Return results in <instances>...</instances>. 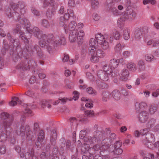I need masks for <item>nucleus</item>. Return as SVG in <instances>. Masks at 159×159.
Returning a JSON list of instances; mask_svg holds the SVG:
<instances>
[{
    "instance_id": "nucleus-1",
    "label": "nucleus",
    "mask_w": 159,
    "mask_h": 159,
    "mask_svg": "<svg viewBox=\"0 0 159 159\" xmlns=\"http://www.w3.org/2000/svg\"><path fill=\"white\" fill-rule=\"evenodd\" d=\"M120 62L119 59L113 58L110 61L109 66L103 67L104 71L100 70L98 73V77L104 81L109 79L110 76L114 77L117 74L118 70L116 69L117 67Z\"/></svg>"
},
{
    "instance_id": "nucleus-2",
    "label": "nucleus",
    "mask_w": 159,
    "mask_h": 159,
    "mask_svg": "<svg viewBox=\"0 0 159 159\" xmlns=\"http://www.w3.org/2000/svg\"><path fill=\"white\" fill-rule=\"evenodd\" d=\"M99 45L104 49L106 50L109 48V43L104 36L99 34H96L95 38H91L89 41L90 49H96L98 47Z\"/></svg>"
},
{
    "instance_id": "nucleus-3",
    "label": "nucleus",
    "mask_w": 159,
    "mask_h": 159,
    "mask_svg": "<svg viewBox=\"0 0 159 159\" xmlns=\"http://www.w3.org/2000/svg\"><path fill=\"white\" fill-rule=\"evenodd\" d=\"M149 131L148 129H145L140 130V134L142 135L143 142L150 149H153L154 147L159 148V141L156 142L154 144L150 142V141H152V139L153 140V135L148 133Z\"/></svg>"
},
{
    "instance_id": "nucleus-4",
    "label": "nucleus",
    "mask_w": 159,
    "mask_h": 159,
    "mask_svg": "<svg viewBox=\"0 0 159 159\" xmlns=\"http://www.w3.org/2000/svg\"><path fill=\"white\" fill-rule=\"evenodd\" d=\"M91 55L90 61L93 63H97L99 61L100 59L104 58L106 56L105 52L100 49L97 50L93 49L89 50Z\"/></svg>"
},
{
    "instance_id": "nucleus-5",
    "label": "nucleus",
    "mask_w": 159,
    "mask_h": 159,
    "mask_svg": "<svg viewBox=\"0 0 159 159\" xmlns=\"http://www.w3.org/2000/svg\"><path fill=\"white\" fill-rule=\"evenodd\" d=\"M48 43H51L54 46H57L61 44L64 45L66 43L65 39L64 37L60 39L58 37H53L52 35L51 36V39L47 41Z\"/></svg>"
},
{
    "instance_id": "nucleus-6",
    "label": "nucleus",
    "mask_w": 159,
    "mask_h": 159,
    "mask_svg": "<svg viewBox=\"0 0 159 159\" xmlns=\"http://www.w3.org/2000/svg\"><path fill=\"white\" fill-rule=\"evenodd\" d=\"M111 0H107L105 5L107 6L109 10L115 16H118L120 15L121 12L117 10L115 7L114 2H111Z\"/></svg>"
},
{
    "instance_id": "nucleus-7",
    "label": "nucleus",
    "mask_w": 159,
    "mask_h": 159,
    "mask_svg": "<svg viewBox=\"0 0 159 159\" xmlns=\"http://www.w3.org/2000/svg\"><path fill=\"white\" fill-rule=\"evenodd\" d=\"M19 20L20 22H21L20 23V25H22V27H23L24 28H26L27 31L30 34H32L33 32V34H34V35H37V34L38 33V29L37 28L35 27L34 28L32 31L29 30V23L28 20L25 19L24 20L20 19Z\"/></svg>"
},
{
    "instance_id": "nucleus-8",
    "label": "nucleus",
    "mask_w": 159,
    "mask_h": 159,
    "mask_svg": "<svg viewBox=\"0 0 159 159\" xmlns=\"http://www.w3.org/2000/svg\"><path fill=\"white\" fill-rule=\"evenodd\" d=\"M64 30L66 34L69 33L70 32L78 31L76 28V23L74 21H71L68 25H65Z\"/></svg>"
},
{
    "instance_id": "nucleus-9",
    "label": "nucleus",
    "mask_w": 159,
    "mask_h": 159,
    "mask_svg": "<svg viewBox=\"0 0 159 159\" xmlns=\"http://www.w3.org/2000/svg\"><path fill=\"white\" fill-rule=\"evenodd\" d=\"M148 118V114L146 111H143L140 113L139 116V120L141 123H144Z\"/></svg>"
},
{
    "instance_id": "nucleus-10",
    "label": "nucleus",
    "mask_w": 159,
    "mask_h": 159,
    "mask_svg": "<svg viewBox=\"0 0 159 159\" xmlns=\"http://www.w3.org/2000/svg\"><path fill=\"white\" fill-rule=\"evenodd\" d=\"M135 16V13L132 10L124 12L123 15V17L125 20H131L133 18H134Z\"/></svg>"
},
{
    "instance_id": "nucleus-11",
    "label": "nucleus",
    "mask_w": 159,
    "mask_h": 159,
    "mask_svg": "<svg viewBox=\"0 0 159 159\" xmlns=\"http://www.w3.org/2000/svg\"><path fill=\"white\" fill-rule=\"evenodd\" d=\"M20 130V131L17 132L18 135H21V136L23 137V138L25 137H25L27 138L28 137L30 132L29 126H27V129L25 128V129L24 127H21Z\"/></svg>"
},
{
    "instance_id": "nucleus-12",
    "label": "nucleus",
    "mask_w": 159,
    "mask_h": 159,
    "mask_svg": "<svg viewBox=\"0 0 159 159\" xmlns=\"http://www.w3.org/2000/svg\"><path fill=\"white\" fill-rule=\"evenodd\" d=\"M120 75L121 80L126 81L128 80L129 76V72L127 69H124L121 71Z\"/></svg>"
},
{
    "instance_id": "nucleus-13",
    "label": "nucleus",
    "mask_w": 159,
    "mask_h": 159,
    "mask_svg": "<svg viewBox=\"0 0 159 159\" xmlns=\"http://www.w3.org/2000/svg\"><path fill=\"white\" fill-rule=\"evenodd\" d=\"M67 34H69V39L71 43L75 42L78 40V31H74L70 32V33Z\"/></svg>"
},
{
    "instance_id": "nucleus-14",
    "label": "nucleus",
    "mask_w": 159,
    "mask_h": 159,
    "mask_svg": "<svg viewBox=\"0 0 159 159\" xmlns=\"http://www.w3.org/2000/svg\"><path fill=\"white\" fill-rule=\"evenodd\" d=\"M148 105L145 102H141L140 103L136 102L135 104V107L136 110L145 111L148 108Z\"/></svg>"
},
{
    "instance_id": "nucleus-15",
    "label": "nucleus",
    "mask_w": 159,
    "mask_h": 159,
    "mask_svg": "<svg viewBox=\"0 0 159 159\" xmlns=\"http://www.w3.org/2000/svg\"><path fill=\"white\" fill-rule=\"evenodd\" d=\"M110 40L112 41L113 39H115L116 40H119L120 38V35L119 32L116 30H114L113 31L112 34L109 36Z\"/></svg>"
},
{
    "instance_id": "nucleus-16",
    "label": "nucleus",
    "mask_w": 159,
    "mask_h": 159,
    "mask_svg": "<svg viewBox=\"0 0 159 159\" xmlns=\"http://www.w3.org/2000/svg\"><path fill=\"white\" fill-rule=\"evenodd\" d=\"M69 10H68L67 11V13H66L64 15V17H61V22H60V25H63V22H62V24L61 23V22H65L69 18V16H71V14H72L73 13V11H71V12L70 13H69Z\"/></svg>"
},
{
    "instance_id": "nucleus-17",
    "label": "nucleus",
    "mask_w": 159,
    "mask_h": 159,
    "mask_svg": "<svg viewBox=\"0 0 159 159\" xmlns=\"http://www.w3.org/2000/svg\"><path fill=\"white\" fill-rule=\"evenodd\" d=\"M130 29L128 28H125L123 33V36L124 39L125 40L129 39L130 38Z\"/></svg>"
},
{
    "instance_id": "nucleus-18",
    "label": "nucleus",
    "mask_w": 159,
    "mask_h": 159,
    "mask_svg": "<svg viewBox=\"0 0 159 159\" xmlns=\"http://www.w3.org/2000/svg\"><path fill=\"white\" fill-rule=\"evenodd\" d=\"M81 100L82 101H85L86 102L85 106L86 107L91 108L93 106L92 101L90 99H87L85 97H82L81 98Z\"/></svg>"
},
{
    "instance_id": "nucleus-19",
    "label": "nucleus",
    "mask_w": 159,
    "mask_h": 159,
    "mask_svg": "<svg viewBox=\"0 0 159 159\" xmlns=\"http://www.w3.org/2000/svg\"><path fill=\"white\" fill-rule=\"evenodd\" d=\"M20 28L19 27V26H18V27H17L16 29L14 31L15 33H19L20 36L22 35L21 37V39L25 43H28L29 41L27 39H26L25 37H23V34H24L23 32H22L20 31Z\"/></svg>"
},
{
    "instance_id": "nucleus-20",
    "label": "nucleus",
    "mask_w": 159,
    "mask_h": 159,
    "mask_svg": "<svg viewBox=\"0 0 159 159\" xmlns=\"http://www.w3.org/2000/svg\"><path fill=\"white\" fill-rule=\"evenodd\" d=\"M127 68L131 71H135L137 70L136 65L132 62H129L126 64Z\"/></svg>"
},
{
    "instance_id": "nucleus-21",
    "label": "nucleus",
    "mask_w": 159,
    "mask_h": 159,
    "mask_svg": "<svg viewBox=\"0 0 159 159\" xmlns=\"http://www.w3.org/2000/svg\"><path fill=\"white\" fill-rule=\"evenodd\" d=\"M85 36V34L84 31L83 30H80L78 31V40L79 44L80 43V42H81L83 39V38Z\"/></svg>"
},
{
    "instance_id": "nucleus-22",
    "label": "nucleus",
    "mask_w": 159,
    "mask_h": 159,
    "mask_svg": "<svg viewBox=\"0 0 159 159\" xmlns=\"http://www.w3.org/2000/svg\"><path fill=\"white\" fill-rule=\"evenodd\" d=\"M112 97L116 100H119L121 97L120 92L117 90H114L111 93Z\"/></svg>"
},
{
    "instance_id": "nucleus-23",
    "label": "nucleus",
    "mask_w": 159,
    "mask_h": 159,
    "mask_svg": "<svg viewBox=\"0 0 159 159\" xmlns=\"http://www.w3.org/2000/svg\"><path fill=\"white\" fill-rule=\"evenodd\" d=\"M110 96L111 94L109 92H104L102 94V100L104 102H106Z\"/></svg>"
},
{
    "instance_id": "nucleus-24",
    "label": "nucleus",
    "mask_w": 159,
    "mask_h": 159,
    "mask_svg": "<svg viewBox=\"0 0 159 159\" xmlns=\"http://www.w3.org/2000/svg\"><path fill=\"white\" fill-rule=\"evenodd\" d=\"M44 139V132L43 130H41L39 132V134L38 136V142H37L36 143V146H37L38 145L39 146V143H41Z\"/></svg>"
},
{
    "instance_id": "nucleus-25",
    "label": "nucleus",
    "mask_w": 159,
    "mask_h": 159,
    "mask_svg": "<svg viewBox=\"0 0 159 159\" xmlns=\"http://www.w3.org/2000/svg\"><path fill=\"white\" fill-rule=\"evenodd\" d=\"M87 92L89 94L94 95L96 94L97 92L91 87H89L86 89Z\"/></svg>"
},
{
    "instance_id": "nucleus-26",
    "label": "nucleus",
    "mask_w": 159,
    "mask_h": 159,
    "mask_svg": "<svg viewBox=\"0 0 159 159\" xmlns=\"http://www.w3.org/2000/svg\"><path fill=\"white\" fill-rule=\"evenodd\" d=\"M125 20L123 17L120 18L117 21L118 26L120 29L123 27Z\"/></svg>"
},
{
    "instance_id": "nucleus-27",
    "label": "nucleus",
    "mask_w": 159,
    "mask_h": 159,
    "mask_svg": "<svg viewBox=\"0 0 159 159\" xmlns=\"http://www.w3.org/2000/svg\"><path fill=\"white\" fill-rule=\"evenodd\" d=\"M19 100L18 98L17 97H14L12 98L9 103V105L11 106H14L16 105L17 103V101Z\"/></svg>"
},
{
    "instance_id": "nucleus-28",
    "label": "nucleus",
    "mask_w": 159,
    "mask_h": 159,
    "mask_svg": "<svg viewBox=\"0 0 159 159\" xmlns=\"http://www.w3.org/2000/svg\"><path fill=\"white\" fill-rule=\"evenodd\" d=\"M107 151H108L110 152H114L117 155H120L123 152L122 149L120 148L116 149L115 150H109L108 148L107 149Z\"/></svg>"
},
{
    "instance_id": "nucleus-29",
    "label": "nucleus",
    "mask_w": 159,
    "mask_h": 159,
    "mask_svg": "<svg viewBox=\"0 0 159 159\" xmlns=\"http://www.w3.org/2000/svg\"><path fill=\"white\" fill-rule=\"evenodd\" d=\"M91 4L92 8H95L97 7L99 4L98 0H91Z\"/></svg>"
},
{
    "instance_id": "nucleus-30",
    "label": "nucleus",
    "mask_w": 159,
    "mask_h": 159,
    "mask_svg": "<svg viewBox=\"0 0 159 159\" xmlns=\"http://www.w3.org/2000/svg\"><path fill=\"white\" fill-rule=\"evenodd\" d=\"M122 49V47L121 44L120 43L117 44L115 46L114 50L116 52H119Z\"/></svg>"
},
{
    "instance_id": "nucleus-31",
    "label": "nucleus",
    "mask_w": 159,
    "mask_h": 159,
    "mask_svg": "<svg viewBox=\"0 0 159 159\" xmlns=\"http://www.w3.org/2000/svg\"><path fill=\"white\" fill-rule=\"evenodd\" d=\"M145 59L146 61H151L154 60V57L152 55L148 54L145 56Z\"/></svg>"
},
{
    "instance_id": "nucleus-32",
    "label": "nucleus",
    "mask_w": 159,
    "mask_h": 159,
    "mask_svg": "<svg viewBox=\"0 0 159 159\" xmlns=\"http://www.w3.org/2000/svg\"><path fill=\"white\" fill-rule=\"evenodd\" d=\"M48 108H50L51 105L47 101H43L41 104V107L43 108H44L46 106Z\"/></svg>"
},
{
    "instance_id": "nucleus-33",
    "label": "nucleus",
    "mask_w": 159,
    "mask_h": 159,
    "mask_svg": "<svg viewBox=\"0 0 159 159\" xmlns=\"http://www.w3.org/2000/svg\"><path fill=\"white\" fill-rule=\"evenodd\" d=\"M94 111H93L88 110L85 112V116L89 117L93 116L94 115Z\"/></svg>"
},
{
    "instance_id": "nucleus-34",
    "label": "nucleus",
    "mask_w": 159,
    "mask_h": 159,
    "mask_svg": "<svg viewBox=\"0 0 159 159\" xmlns=\"http://www.w3.org/2000/svg\"><path fill=\"white\" fill-rule=\"evenodd\" d=\"M25 93L26 95L32 98L36 97L37 95L36 93L32 91H29Z\"/></svg>"
},
{
    "instance_id": "nucleus-35",
    "label": "nucleus",
    "mask_w": 159,
    "mask_h": 159,
    "mask_svg": "<svg viewBox=\"0 0 159 159\" xmlns=\"http://www.w3.org/2000/svg\"><path fill=\"white\" fill-rule=\"evenodd\" d=\"M25 157L26 158H29L31 157L32 159H34V153L33 151L31 152L30 153L27 152L25 154Z\"/></svg>"
},
{
    "instance_id": "nucleus-36",
    "label": "nucleus",
    "mask_w": 159,
    "mask_h": 159,
    "mask_svg": "<svg viewBox=\"0 0 159 159\" xmlns=\"http://www.w3.org/2000/svg\"><path fill=\"white\" fill-rule=\"evenodd\" d=\"M156 111V107L154 104L152 105L150 107L149 111L151 114H153Z\"/></svg>"
},
{
    "instance_id": "nucleus-37",
    "label": "nucleus",
    "mask_w": 159,
    "mask_h": 159,
    "mask_svg": "<svg viewBox=\"0 0 159 159\" xmlns=\"http://www.w3.org/2000/svg\"><path fill=\"white\" fill-rule=\"evenodd\" d=\"M130 52L128 51H125L122 53V55L125 58H128L129 57Z\"/></svg>"
},
{
    "instance_id": "nucleus-38",
    "label": "nucleus",
    "mask_w": 159,
    "mask_h": 159,
    "mask_svg": "<svg viewBox=\"0 0 159 159\" xmlns=\"http://www.w3.org/2000/svg\"><path fill=\"white\" fill-rule=\"evenodd\" d=\"M79 97V94L78 92L75 91L73 92V99L75 100H76L78 99Z\"/></svg>"
},
{
    "instance_id": "nucleus-39",
    "label": "nucleus",
    "mask_w": 159,
    "mask_h": 159,
    "mask_svg": "<svg viewBox=\"0 0 159 159\" xmlns=\"http://www.w3.org/2000/svg\"><path fill=\"white\" fill-rule=\"evenodd\" d=\"M121 143L120 141H117L115 143L114 147V149L113 150H115L116 149L120 148L121 145Z\"/></svg>"
},
{
    "instance_id": "nucleus-40",
    "label": "nucleus",
    "mask_w": 159,
    "mask_h": 159,
    "mask_svg": "<svg viewBox=\"0 0 159 159\" xmlns=\"http://www.w3.org/2000/svg\"><path fill=\"white\" fill-rule=\"evenodd\" d=\"M7 138V135L5 134H2L0 136V141L2 142H4L6 140Z\"/></svg>"
},
{
    "instance_id": "nucleus-41",
    "label": "nucleus",
    "mask_w": 159,
    "mask_h": 159,
    "mask_svg": "<svg viewBox=\"0 0 159 159\" xmlns=\"http://www.w3.org/2000/svg\"><path fill=\"white\" fill-rule=\"evenodd\" d=\"M11 124V123L9 122L8 119H6L5 120H4L3 125L5 128L7 127Z\"/></svg>"
},
{
    "instance_id": "nucleus-42",
    "label": "nucleus",
    "mask_w": 159,
    "mask_h": 159,
    "mask_svg": "<svg viewBox=\"0 0 159 159\" xmlns=\"http://www.w3.org/2000/svg\"><path fill=\"white\" fill-rule=\"evenodd\" d=\"M42 25L46 28H48L49 26V24L48 21L46 20H43L42 22Z\"/></svg>"
},
{
    "instance_id": "nucleus-43",
    "label": "nucleus",
    "mask_w": 159,
    "mask_h": 159,
    "mask_svg": "<svg viewBox=\"0 0 159 159\" xmlns=\"http://www.w3.org/2000/svg\"><path fill=\"white\" fill-rule=\"evenodd\" d=\"M86 134V132L84 130H82L80 133V137L81 138H84Z\"/></svg>"
},
{
    "instance_id": "nucleus-44",
    "label": "nucleus",
    "mask_w": 159,
    "mask_h": 159,
    "mask_svg": "<svg viewBox=\"0 0 159 159\" xmlns=\"http://www.w3.org/2000/svg\"><path fill=\"white\" fill-rule=\"evenodd\" d=\"M153 44V47H157L159 46V39H157L154 40Z\"/></svg>"
},
{
    "instance_id": "nucleus-45",
    "label": "nucleus",
    "mask_w": 159,
    "mask_h": 159,
    "mask_svg": "<svg viewBox=\"0 0 159 159\" xmlns=\"http://www.w3.org/2000/svg\"><path fill=\"white\" fill-rule=\"evenodd\" d=\"M105 147V146L103 145L102 147L100 148V147L99 146V145H95L93 147V148L96 150H98L99 149H100L101 150H103V149Z\"/></svg>"
},
{
    "instance_id": "nucleus-46",
    "label": "nucleus",
    "mask_w": 159,
    "mask_h": 159,
    "mask_svg": "<svg viewBox=\"0 0 159 159\" xmlns=\"http://www.w3.org/2000/svg\"><path fill=\"white\" fill-rule=\"evenodd\" d=\"M68 4L70 6L74 7L75 6V0H69Z\"/></svg>"
},
{
    "instance_id": "nucleus-47",
    "label": "nucleus",
    "mask_w": 159,
    "mask_h": 159,
    "mask_svg": "<svg viewBox=\"0 0 159 159\" xmlns=\"http://www.w3.org/2000/svg\"><path fill=\"white\" fill-rule=\"evenodd\" d=\"M86 76L91 81L94 80L93 77V75H92L91 74L90 72H88L86 73Z\"/></svg>"
},
{
    "instance_id": "nucleus-48",
    "label": "nucleus",
    "mask_w": 159,
    "mask_h": 159,
    "mask_svg": "<svg viewBox=\"0 0 159 159\" xmlns=\"http://www.w3.org/2000/svg\"><path fill=\"white\" fill-rule=\"evenodd\" d=\"M36 81V78L34 76H32L30 79V83L31 84H34Z\"/></svg>"
},
{
    "instance_id": "nucleus-49",
    "label": "nucleus",
    "mask_w": 159,
    "mask_h": 159,
    "mask_svg": "<svg viewBox=\"0 0 159 159\" xmlns=\"http://www.w3.org/2000/svg\"><path fill=\"white\" fill-rule=\"evenodd\" d=\"M93 19L96 21L98 20L99 19V17L98 15L96 13L93 14Z\"/></svg>"
},
{
    "instance_id": "nucleus-50",
    "label": "nucleus",
    "mask_w": 159,
    "mask_h": 159,
    "mask_svg": "<svg viewBox=\"0 0 159 159\" xmlns=\"http://www.w3.org/2000/svg\"><path fill=\"white\" fill-rule=\"evenodd\" d=\"M59 99L61 101V103L64 104L65 103L67 99L65 97L63 98L61 97L59 98Z\"/></svg>"
},
{
    "instance_id": "nucleus-51",
    "label": "nucleus",
    "mask_w": 159,
    "mask_h": 159,
    "mask_svg": "<svg viewBox=\"0 0 159 159\" xmlns=\"http://www.w3.org/2000/svg\"><path fill=\"white\" fill-rule=\"evenodd\" d=\"M6 150L5 147L2 146L0 147V152L2 154H4L6 152Z\"/></svg>"
},
{
    "instance_id": "nucleus-52",
    "label": "nucleus",
    "mask_w": 159,
    "mask_h": 159,
    "mask_svg": "<svg viewBox=\"0 0 159 159\" xmlns=\"http://www.w3.org/2000/svg\"><path fill=\"white\" fill-rule=\"evenodd\" d=\"M127 130V128L125 126H122L120 129V131L121 133H124Z\"/></svg>"
},
{
    "instance_id": "nucleus-53",
    "label": "nucleus",
    "mask_w": 159,
    "mask_h": 159,
    "mask_svg": "<svg viewBox=\"0 0 159 159\" xmlns=\"http://www.w3.org/2000/svg\"><path fill=\"white\" fill-rule=\"evenodd\" d=\"M84 24L82 23H79L77 25H76V28L77 30H78L79 29H81L83 27Z\"/></svg>"
},
{
    "instance_id": "nucleus-54",
    "label": "nucleus",
    "mask_w": 159,
    "mask_h": 159,
    "mask_svg": "<svg viewBox=\"0 0 159 159\" xmlns=\"http://www.w3.org/2000/svg\"><path fill=\"white\" fill-rule=\"evenodd\" d=\"M32 13L35 15L37 16L39 15V12L34 8L31 9Z\"/></svg>"
},
{
    "instance_id": "nucleus-55",
    "label": "nucleus",
    "mask_w": 159,
    "mask_h": 159,
    "mask_svg": "<svg viewBox=\"0 0 159 159\" xmlns=\"http://www.w3.org/2000/svg\"><path fill=\"white\" fill-rule=\"evenodd\" d=\"M25 113L27 114V115H30L31 116L32 115V111L28 108L25 109Z\"/></svg>"
},
{
    "instance_id": "nucleus-56",
    "label": "nucleus",
    "mask_w": 159,
    "mask_h": 159,
    "mask_svg": "<svg viewBox=\"0 0 159 159\" xmlns=\"http://www.w3.org/2000/svg\"><path fill=\"white\" fill-rule=\"evenodd\" d=\"M25 7V4L24 3L22 4H18V5L17 6H16V8L17 9H18V8H19V9L20 8V10L21 9L23 8L24 7Z\"/></svg>"
},
{
    "instance_id": "nucleus-57",
    "label": "nucleus",
    "mask_w": 159,
    "mask_h": 159,
    "mask_svg": "<svg viewBox=\"0 0 159 159\" xmlns=\"http://www.w3.org/2000/svg\"><path fill=\"white\" fill-rule=\"evenodd\" d=\"M39 78L41 79H43L45 78L46 75L43 73H40L39 74Z\"/></svg>"
},
{
    "instance_id": "nucleus-58",
    "label": "nucleus",
    "mask_w": 159,
    "mask_h": 159,
    "mask_svg": "<svg viewBox=\"0 0 159 159\" xmlns=\"http://www.w3.org/2000/svg\"><path fill=\"white\" fill-rule=\"evenodd\" d=\"M64 74L66 76H68L70 75L71 72L69 70H65Z\"/></svg>"
},
{
    "instance_id": "nucleus-59",
    "label": "nucleus",
    "mask_w": 159,
    "mask_h": 159,
    "mask_svg": "<svg viewBox=\"0 0 159 159\" xmlns=\"http://www.w3.org/2000/svg\"><path fill=\"white\" fill-rule=\"evenodd\" d=\"M138 65L140 67H143L144 65L143 61L142 60H139L138 62Z\"/></svg>"
},
{
    "instance_id": "nucleus-60",
    "label": "nucleus",
    "mask_w": 159,
    "mask_h": 159,
    "mask_svg": "<svg viewBox=\"0 0 159 159\" xmlns=\"http://www.w3.org/2000/svg\"><path fill=\"white\" fill-rule=\"evenodd\" d=\"M69 59V57L67 55H65L64 58L62 59L63 62L67 61Z\"/></svg>"
},
{
    "instance_id": "nucleus-61",
    "label": "nucleus",
    "mask_w": 159,
    "mask_h": 159,
    "mask_svg": "<svg viewBox=\"0 0 159 159\" xmlns=\"http://www.w3.org/2000/svg\"><path fill=\"white\" fill-rule=\"evenodd\" d=\"M154 40L152 39H151L148 41L147 42V44L148 45H150L152 44H153L154 43Z\"/></svg>"
},
{
    "instance_id": "nucleus-62",
    "label": "nucleus",
    "mask_w": 159,
    "mask_h": 159,
    "mask_svg": "<svg viewBox=\"0 0 159 159\" xmlns=\"http://www.w3.org/2000/svg\"><path fill=\"white\" fill-rule=\"evenodd\" d=\"M159 93L157 92V90L156 92H153L152 93V96L154 97H156L158 96Z\"/></svg>"
},
{
    "instance_id": "nucleus-63",
    "label": "nucleus",
    "mask_w": 159,
    "mask_h": 159,
    "mask_svg": "<svg viewBox=\"0 0 159 159\" xmlns=\"http://www.w3.org/2000/svg\"><path fill=\"white\" fill-rule=\"evenodd\" d=\"M154 27L157 29H159V24L157 22L155 23L154 24Z\"/></svg>"
},
{
    "instance_id": "nucleus-64",
    "label": "nucleus",
    "mask_w": 159,
    "mask_h": 159,
    "mask_svg": "<svg viewBox=\"0 0 159 159\" xmlns=\"http://www.w3.org/2000/svg\"><path fill=\"white\" fill-rule=\"evenodd\" d=\"M140 134V132L139 133L138 130H136L134 132V136L136 137H138Z\"/></svg>"
}]
</instances>
